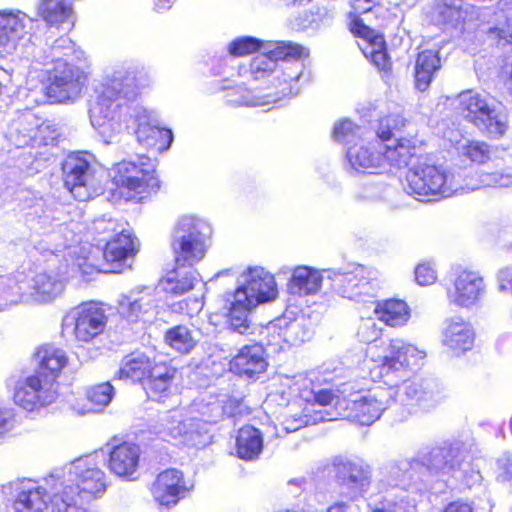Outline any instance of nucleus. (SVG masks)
Here are the masks:
<instances>
[{"instance_id":"1","label":"nucleus","mask_w":512,"mask_h":512,"mask_svg":"<svg viewBox=\"0 0 512 512\" xmlns=\"http://www.w3.org/2000/svg\"><path fill=\"white\" fill-rule=\"evenodd\" d=\"M425 356V352L416 346L396 338L389 341L383 356L378 360L371 356L369 361H365V366L370 370L372 380L382 379L389 385L386 389L393 391L391 401L425 410L440 401V394L430 384L423 387L420 382L407 378Z\"/></svg>"},{"instance_id":"2","label":"nucleus","mask_w":512,"mask_h":512,"mask_svg":"<svg viewBox=\"0 0 512 512\" xmlns=\"http://www.w3.org/2000/svg\"><path fill=\"white\" fill-rule=\"evenodd\" d=\"M136 69L119 64L105 72L95 87V97L89 107V118L106 144L113 143L128 125L121 118L122 100H134L140 84Z\"/></svg>"},{"instance_id":"3","label":"nucleus","mask_w":512,"mask_h":512,"mask_svg":"<svg viewBox=\"0 0 512 512\" xmlns=\"http://www.w3.org/2000/svg\"><path fill=\"white\" fill-rule=\"evenodd\" d=\"M308 56L303 46L290 41L267 42L264 52L252 59L248 69L240 68L239 75L254 80L264 79L276 72V88L281 97L297 95L303 78V65L298 59Z\"/></svg>"},{"instance_id":"4","label":"nucleus","mask_w":512,"mask_h":512,"mask_svg":"<svg viewBox=\"0 0 512 512\" xmlns=\"http://www.w3.org/2000/svg\"><path fill=\"white\" fill-rule=\"evenodd\" d=\"M64 477L62 488L53 492L51 512H87L85 505L106 491V475L92 456L70 463Z\"/></svg>"},{"instance_id":"5","label":"nucleus","mask_w":512,"mask_h":512,"mask_svg":"<svg viewBox=\"0 0 512 512\" xmlns=\"http://www.w3.org/2000/svg\"><path fill=\"white\" fill-rule=\"evenodd\" d=\"M350 30L361 39L358 46L364 56L382 71L391 69V61L386 52L385 40L376 30L386 25L389 11L378 0H351Z\"/></svg>"},{"instance_id":"6","label":"nucleus","mask_w":512,"mask_h":512,"mask_svg":"<svg viewBox=\"0 0 512 512\" xmlns=\"http://www.w3.org/2000/svg\"><path fill=\"white\" fill-rule=\"evenodd\" d=\"M405 191L424 200L428 197L448 198L458 193H467L477 187L463 184L455 171L428 163H418L406 175Z\"/></svg>"},{"instance_id":"7","label":"nucleus","mask_w":512,"mask_h":512,"mask_svg":"<svg viewBox=\"0 0 512 512\" xmlns=\"http://www.w3.org/2000/svg\"><path fill=\"white\" fill-rule=\"evenodd\" d=\"M457 102V109L464 119L489 138L500 139L507 133L508 112L492 96L467 90L458 95Z\"/></svg>"},{"instance_id":"8","label":"nucleus","mask_w":512,"mask_h":512,"mask_svg":"<svg viewBox=\"0 0 512 512\" xmlns=\"http://www.w3.org/2000/svg\"><path fill=\"white\" fill-rule=\"evenodd\" d=\"M210 225L194 215L182 216L173 232L172 249L178 266H193L201 261L208 250Z\"/></svg>"},{"instance_id":"9","label":"nucleus","mask_w":512,"mask_h":512,"mask_svg":"<svg viewBox=\"0 0 512 512\" xmlns=\"http://www.w3.org/2000/svg\"><path fill=\"white\" fill-rule=\"evenodd\" d=\"M154 160L146 155L137 161H121L111 168L113 183L128 200L151 191H156L160 182L156 175Z\"/></svg>"},{"instance_id":"10","label":"nucleus","mask_w":512,"mask_h":512,"mask_svg":"<svg viewBox=\"0 0 512 512\" xmlns=\"http://www.w3.org/2000/svg\"><path fill=\"white\" fill-rule=\"evenodd\" d=\"M63 288V282L48 273H39L31 280L20 275L0 282L1 297L9 303L48 302L60 295Z\"/></svg>"},{"instance_id":"11","label":"nucleus","mask_w":512,"mask_h":512,"mask_svg":"<svg viewBox=\"0 0 512 512\" xmlns=\"http://www.w3.org/2000/svg\"><path fill=\"white\" fill-rule=\"evenodd\" d=\"M402 126H404V120L400 116L390 115L380 121L377 136L381 140V159L384 173L406 167L416 154L414 139H392L395 131Z\"/></svg>"},{"instance_id":"12","label":"nucleus","mask_w":512,"mask_h":512,"mask_svg":"<svg viewBox=\"0 0 512 512\" xmlns=\"http://www.w3.org/2000/svg\"><path fill=\"white\" fill-rule=\"evenodd\" d=\"M6 387L11 392L14 403L27 411L50 405L58 395L55 383L36 374L10 376L6 380Z\"/></svg>"},{"instance_id":"13","label":"nucleus","mask_w":512,"mask_h":512,"mask_svg":"<svg viewBox=\"0 0 512 512\" xmlns=\"http://www.w3.org/2000/svg\"><path fill=\"white\" fill-rule=\"evenodd\" d=\"M392 395L393 391L385 388H378L366 394H350L348 398L337 402L343 408L337 415L361 425H370L389 407Z\"/></svg>"},{"instance_id":"14","label":"nucleus","mask_w":512,"mask_h":512,"mask_svg":"<svg viewBox=\"0 0 512 512\" xmlns=\"http://www.w3.org/2000/svg\"><path fill=\"white\" fill-rule=\"evenodd\" d=\"M325 273L339 294L354 301L373 298L379 288V272L374 268L357 265L347 272L326 270Z\"/></svg>"},{"instance_id":"15","label":"nucleus","mask_w":512,"mask_h":512,"mask_svg":"<svg viewBox=\"0 0 512 512\" xmlns=\"http://www.w3.org/2000/svg\"><path fill=\"white\" fill-rule=\"evenodd\" d=\"M487 292L483 275L476 270L457 267L450 275L446 297L450 305L471 309L477 306Z\"/></svg>"},{"instance_id":"16","label":"nucleus","mask_w":512,"mask_h":512,"mask_svg":"<svg viewBox=\"0 0 512 512\" xmlns=\"http://www.w3.org/2000/svg\"><path fill=\"white\" fill-rule=\"evenodd\" d=\"M107 320L106 311L101 304L84 303L65 317L63 332H72L75 341L79 343H89L104 332Z\"/></svg>"},{"instance_id":"17","label":"nucleus","mask_w":512,"mask_h":512,"mask_svg":"<svg viewBox=\"0 0 512 512\" xmlns=\"http://www.w3.org/2000/svg\"><path fill=\"white\" fill-rule=\"evenodd\" d=\"M62 172L64 185L75 199L87 201L100 194V182L87 155H68L62 164Z\"/></svg>"},{"instance_id":"18","label":"nucleus","mask_w":512,"mask_h":512,"mask_svg":"<svg viewBox=\"0 0 512 512\" xmlns=\"http://www.w3.org/2000/svg\"><path fill=\"white\" fill-rule=\"evenodd\" d=\"M49 84L45 87L46 95L53 102L66 103L80 97L87 82L85 72L72 64L46 68Z\"/></svg>"},{"instance_id":"19","label":"nucleus","mask_w":512,"mask_h":512,"mask_svg":"<svg viewBox=\"0 0 512 512\" xmlns=\"http://www.w3.org/2000/svg\"><path fill=\"white\" fill-rule=\"evenodd\" d=\"M238 303L257 307L260 304L271 302L278 296L277 283L274 275L263 267L249 268L242 274L239 287L233 293Z\"/></svg>"},{"instance_id":"20","label":"nucleus","mask_w":512,"mask_h":512,"mask_svg":"<svg viewBox=\"0 0 512 512\" xmlns=\"http://www.w3.org/2000/svg\"><path fill=\"white\" fill-rule=\"evenodd\" d=\"M33 19L19 10L0 11V56L15 52L21 41L29 40Z\"/></svg>"},{"instance_id":"21","label":"nucleus","mask_w":512,"mask_h":512,"mask_svg":"<svg viewBox=\"0 0 512 512\" xmlns=\"http://www.w3.org/2000/svg\"><path fill=\"white\" fill-rule=\"evenodd\" d=\"M193 485L184 478L182 471L170 468L159 473L151 486L154 500L162 507L172 508L185 498Z\"/></svg>"},{"instance_id":"22","label":"nucleus","mask_w":512,"mask_h":512,"mask_svg":"<svg viewBox=\"0 0 512 512\" xmlns=\"http://www.w3.org/2000/svg\"><path fill=\"white\" fill-rule=\"evenodd\" d=\"M130 117L137 123L135 134L142 146L147 149L155 148L157 151H164L170 147L173 141L172 131L160 128L151 112L143 107H135Z\"/></svg>"},{"instance_id":"23","label":"nucleus","mask_w":512,"mask_h":512,"mask_svg":"<svg viewBox=\"0 0 512 512\" xmlns=\"http://www.w3.org/2000/svg\"><path fill=\"white\" fill-rule=\"evenodd\" d=\"M381 140L376 137L368 142L361 141L349 146L346 158L350 167L358 173L383 174Z\"/></svg>"},{"instance_id":"24","label":"nucleus","mask_w":512,"mask_h":512,"mask_svg":"<svg viewBox=\"0 0 512 512\" xmlns=\"http://www.w3.org/2000/svg\"><path fill=\"white\" fill-rule=\"evenodd\" d=\"M200 423H190L183 408L169 411L161 418L159 435L167 442L176 444L194 443V436L200 434Z\"/></svg>"},{"instance_id":"25","label":"nucleus","mask_w":512,"mask_h":512,"mask_svg":"<svg viewBox=\"0 0 512 512\" xmlns=\"http://www.w3.org/2000/svg\"><path fill=\"white\" fill-rule=\"evenodd\" d=\"M156 308L157 300L150 288L133 290L118 300L120 315L130 322L151 320Z\"/></svg>"},{"instance_id":"26","label":"nucleus","mask_w":512,"mask_h":512,"mask_svg":"<svg viewBox=\"0 0 512 512\" xmlns=\"http://www.w3.org/2000/svg\"><path fill=\"white\" fill-rule=\"evenodd\" d=\"M136 253V241L129 231L121 229L110 240H107L103 252L104 269L109 273H120L130 267L128 261Z\"/></svg>"},{"instance_id":"27","label":"nucleus","mask_w":512,"mask_h":512,"mask_svg":"<svg viewBox=\"0 0 512 512\" xmlns=\"http://www.w3.org/2000/svg\"><path fill=\"white\" fill-rule=\"evenodd\" d=\"M475 331L472 325L461 317H451L443 322L441 343L452 353L459 355L473 348Z\"/></svg>"},{"instance_id":"28","label":"nucleus","mask_w":512,"mask_h":512,"mask_svg":"<svg viewBox=\"0 0 512 512\" xmlns=\"http://www.w3.org/2000/svg\"><path fill=\"white\" fill-rule=\"evenodd\" d=\"M336 474L351 498L363 495L371 483L369 466L347 459H336L334 462Z\"/></svg>"},{"instance_id":"29","label":"nucleus","mask_w":512,"mask_h":512,"mask_svg":"<svg viewBox=\"0 0 512 512\" xmlns=\"http://www.w3.org/2000/svg\"><path fill=\"white\" fill-rule=\"evenodd\" d=\"M140 460L138 445L124 442L109 450L108 468L118 477L132 479Z\"/></svg>"},{"instance_id":"30","label":"nucleus","mask_w":512,"mask_h":512,"mask_svg":"<svg viewBox=\"0 0 512 512\" xmlns=\"http://www.w3.org/2000/svg\"><path fill=\"white\" fill-rule=\"evenodd\" d=\"M75 52L74 42L67 36H61L45 49H38L33 55V65L29 71V77H33V71L37 70L36 65L46 68L59 65H69L68 58Z\"/></svg>"},{"instance_id":"31","label":"nucleus","mask_w":512,"mask_h":512,"mask_svg":"<svg viewBox=\"0 0 512 512\" xmlns=\"http://www.w3.org/2000/svg\"><path fill=\"white\" fill-rule=\"evenodd\" d=\"M50 498L44 487L36 482L27 481L21 484L13 502V512H45Z\"/></svg>"},{"instance_id":"32","label":"nucleus","mask_w":512,"mask_h":512,"mask_svg":"<svg viewBox=\"0 0 512 512\" xmlns=\"http://www.w3.org/2000/svg\"><path fill=\"white\" fill-rule=\"evenodd\" d=\"M266 367L263 347L258 344L242 347L230 362L233 372L247 377L264 372Z\"/></svg>"},{"instance_id":"33","label":"nucleus","mask_w":512,"mask_h":512,"mask_svg":"<svg viewBox=\"0 0 512 512\" xmlns=\"http://www.w3.org/2000/svg\"><path fill=\"white\" fill-rule=\"evenodd\" d=\"M325 277L326 275L315 268L297 266L293 269L287 284L288 292L297 296L314 295L320 291Z\"/></svg>"},{"instance_id":"34","label":"nucleus","mask_w":512,"mask_h":512,"mask_svg":"<svg viewBox=\"0 0 512 512\" xmlns=\"http://www.w3.org/2000/svg\"><path fill=\"white\" fill-rule=\"evenodd\" d=\"M183 410H185L190 423H200V433L206 431L208 424L216 423L223 417L219 398L214 396L195 399Z\"/></svg>"},{"instance_id":"35","label":"nucleus","mask_w":512,"mask_h":512,"mask_svg":"<svg viewBox=\"0 0 512 512\" xmlns=\"http://www.w3.org/2000/svg\"><path fill=\"white\" fill-rule=\"evenodd\" d=\"M476 10L462 0H450L438 4L435 9V18L438 24L459 27L476 17Z\"/></svg>"},{"instance_id":"36","label":"nucleus","mask_w":512,"mask_h":512,"mask_svg":"<svg viewBox=\"0 0 512 512\" xmlns=\"http://www.w3.org/2000/svg\"><path fill=\"white\" fill-rule=\"evenodd\" d=\"M278 328H283V337L287 346H295L308 341L313 334V323L304 314L291 317L285 313L278 318Z\"/></svg>"},{"instance_id":"37","label":"nucleus","mask_w":512,"mask_h":512,"mask_svg":"<svg viewBox=\"0 0 512 512\" xmlns=\"http://www.w3.org/2000/svg\"><path fill=\"white\" fill-rule=\"evenodd\" d=\"M75 0H41L38 5V14L43 21L54 27H61L66 23H73Z\"/></svg>"},{"instance_id":"38","label":"nucleus","mask_w":512,"mask_h":512,"mask_svg":"<svg viewBox=\"0 0 512 512\" xmlns=\"http://www.w3.org/2000/svg\"><path fill=\"white\" fill-rule=\"evenodd\" d=\"M39 370L38 374L43 379L50 380L55 383L56 377L67 364V356L65 352L54 346H44L36 353Z\"/></svg>"},{"instance_id":"39","label":"nucleus","mask_w":512,"mask_h":512,"mask_svg":"<svg viewBox=\"0 0 512 512\" xmlns=\"http://www.w3.org/2000/svg\"><path fill=\"white\" fill-rule=\"evenodd\" d=\"M175 374L176 370L166 364L154 365L146 384L148 396L158 401L168 396Z\"/></svg>"},{"instance_id":"40","label":"nucleus","mask_w":512,"mask_h":512,"mask_svg":"<svg viewBox=\"0 0 512 512\" xmlns=\"http://www.w3.org/2000/svg\"><path fill=\"white\" fill-rule=\"evenodd\" d=\"M445 137L456 148L459 155L468 158L472 162L481 164L490 159V146L485 142L464 138L456 131H451Z\"/></svg>"},{"instance_id":"41","label":"nucleus","mask_w":512,"mask_h":512,"mask_svg":"<svg viewBox=\"0 0 512 512\" xmlns=\"http://www.w3.org/2000/svg\"><path fill=\"white\" fill-rule=\"evenodd\" d=\"M376 317L391 327L404 326L410 319V309L406 302L399 299H389L377 303L374 307Z\"/></svg>"},{"instance_id":"42","label":"nucleus","mask_w":512,"mask_h":512,"mask_svg":"<svg viewBox=\"0 0 512 512\" xmlns=\"http://www.w3.org/2000/svg\"><path fill=\"white\" fill-rule=\"evenodd\" d=\"M238 298L231 294L227 299V325L230 330L241 335L251 334L253 330L250 312L255 308L246 303H238Z\"/></svg>"},{"instance_id":"43","label":"nucleus","mask_w":512,"mask_h":512,"mask_svg":"<svg viewBox=\"0 0 512 512\" xmlns=\"http://www.w3.org/2000/svg\"><path fill=\"white\" fill-rule=\"evenodd\" d=\"M440 58L438 52L424 50L418 54L415 65V86L419 91H426L434 74L440 69Z\"/></svg>"},{"instance_id":"44","label":"nucleus","mask_w":512,"mask_h":512,"mask_svg":"<svg viewBox=\"0 0 512 512\" xmlns=\"http://www.w3.org/2000/svg\"><path fill=\"white\" fill-rule=\"evenodd\" d=\"M199 334L198 330L181 324L168 329L165 332L164 341L171 349L181 354H188L197 346Z\"/></svg>"},{"instance_id":"45","label":"nucleus","mask_w":512,"mask_h":512,"mask_svg":"<svg viewBox=\"0 0 512 512\" xmlns=\"http://www.w3.org/2000/svg\"><path fill=\"white\" fill-rule=\"evenodd\" d=\"M263 448L261 432L253 426H244L236 437V451L240 458L253 460L259 456Z\"/></svg>"},{"instance_id":"46","label":"nucleus","mask_w":512,"mask_h":512,"mask_svg":"<svg viewBox=\"0 0 512 512\" xmlns=\"http://www.w3.org/2000/svg\"><path fill=\"white\" fill-rule=\"evenodd\" d=\"M197 276V272L191 267L185 271L177 268L160 281L159 287L172 295H182L193 289L198 280Z\"/></svg>"},{"instance_id":"47","label":"nucleus","mask_w":512,"mask_h":512,"mask_svg":"<svg viewBox=\"0 0 512 512\" xmlns=\"http://www.w3.org/2000/svg\"><path fill=\"white\" fill-rule=\"evenodd\" d=\"M152 368L151 361L146 355L133 353L122 360L118 376L120 379L133 382L142 381L149 375Z\"/></svg>"},{"instance_id":"48","label":"nucleus","mask_w":512,"mask_h":512,"mask_svg":"<svg viewBox=\"0 0 512 512\" xmlns=\"http://www.w3.org/2000/svg\"><path fill=\"white\" fill-rule=\"evenodd\" d=\"M457 461L455 448H435L429 454L428 468L436 473L453 474Z\"/></svg>"},{"instance_id":"49","label":"nucleus","mask_w":512,"mask_h":512,"mask_svg":"<svg viewBox=\"0 0 512 512\" xmlns=\"http://www.w3.org/2000/svg\"><path fill=\"white\" fill-rule=\"evenodd\" d=\"M114 388L109 382L92 386L87 391V399L90 403L89 407L79 409L78 412L85 414L87 412H98L106 407L112 400Z\"/></svg>"},{"instance_id":"50","label":"nucleus","mask_w":512,"mask_h":512,"mask_svg":"<svg viewBox=\"0 0 512 512\" xmlns=\"http://www.w3.org/2000/svg\"><path fill=\"white\" fill-rule=\"evenodd\" d=\"M333 137L336 141L349 147L364 140V130L352 121L345 119L334 125Z\"/></svg>"},{"instance_id":"51","label":"nucleus","mask_w":512,"mask_h":512,"mask_svg":"<svg viewBox=\"0 0 512 512\" xmlns=\"http://www.w3.org/2000/svg\"><path fill=\"white\" fill-rule=\"evenodd\" d=\"M267 43L260 41L254 37H239L234 39L228 45V52L232 56H245L251 53H254L261 49H266Z\"/></svg>"},{"instance_id":"52","label":"nucleus","mask_w":512,"mask_h":512,"mask_svg":"<svg viewBox=\"0 0 512 512\" xmlns=\"http://www.w3.org/2000/svg\"><path fill=\"white\" fill-rule=\"evenodd\" d=\"M314 400L321 406H330L333 411L327 412L326 417H322L323 420H336L341 418V416L337 415L339 411H343V408L338 405L337 402L346 398L345 396L334 393L331 390L321 389L317 392H312Z\"/></svg>"},{"instance_id":"53","label":"nucleus","mask_w":512,"mask_h":512,"mask_svg":"<svg viewBox=\"0 0 512 512\" xmlns=\"http://www.w3.org/2000/svg\"><path fill=\"white\" fill-rule=\"evenodd\" d=\"M452 476L464 482L468 487H473L482 481L479 470L475 469L473 464L465 460L457 461Z\"/></svg>"},{"instance_id":"54","label":"nucleus","mask_w":512,"mask_h":512,"mask_svg":"<svg viewBox=\"0 0 512 512\" xmlns=\"http://www.w3.org/2000/svg\"><path fill=\"white\" fill-rule=\"evenodd\" d=\"M236 93H239V97H236V98H231L229 99L228 101L235 105V106H266L268 104H270L271 102H277L280 97L278 98H273L272 100L269 99L270 96L269 95H265L263 97H260V96H254L252 95V93L250 91H247V90H243L242 87L240 86H237L236 88Z\"/></svg>"},{"instance_id":"55","label":"nucleus","mask_w":512,"mask_h":512,"mask_svg":"<svg viewBox=\"0 0 512 512\" xmlns=\"http://www.w3.org/2000/svg\"><path fill=\"white\" fill-rule=\"evenodd\" d=\"M73 267L81 274L85 280H90L98 272H105L104 262L99 265L96 258L90 253L88 256H78L73 263Z\"/></svg>"},{"instance_id":"56","label":"nucleus","mask_w":512,"mask_h":512,"mask_svg":"<svg viewBox=\"0 0 512 512\" xmlns=\"http://www.w3.org/2000/svg\"><path fill=\"white\" fill-rule=\"evenodd\" d=\"M278 318L271 321L262 331L265 334V344L272 352H279L287 345L283 337V328H278Z\"/></svg>"},{"instance_id":"57","label":"nucleus","mask_w":512,"mask_h":512,"mask_svg":"<svg viewBox=\"0 0 512 512\" xmlns=\"http://www.w3.org/2000/svg\"><path fill=\"white\" fill-rule=\"evenodd\" d=\"M409 464L401 462L400 464H392L385 467L381 471V481H386L390 486H405L406 470Z\"/></svg>"},{"instance_id":"58","label":"nucleus","mask_w":512,"mask_h":512,"mask_svg":"<svg viewBox=\"0 0 512 512\" xmlns=\"http://www.w3.org/2000/svg\"><path fill=\"white\" fill-rule=\"evenodd\" d=\"M92 229L100 236V242H107V240H110L119 233L122 228L114 219L103 216L93 222Z\"/></svg>"},{"instance_id":"59","label":"nucleus","mask_w":512,"mask_h":512,"mask_svg":"<svg viewBox=\"0 0 512 512\" xmlns=\"http://www.w3.org/2000/svg\"><path fill=\"white\" fill-rule=\"evenodd\" d=\"M382 330L373 318L362 319L357 329L358 339L366 344L376 342L381 336Z\"/></svg>"},{"instance_id":"60","label":"nucleus","mask_w":512,"mask_h":512,"mask_svg":"<svg viewBox=\"0 0 512 512\" xmlns=\"http://www.w3.org/2000/svg\"><path fill=\"white\" fill-rule=\"evenodd\" d=\"M512 185V175L504 172L484 173L480 176V184L474 185L478 189L484 187H509Z\"/></svg>"},{"instance_id":"61","label":"nucleus","mask_w":512,"mask_h":512,"mask_svg":"<svg viewBox=\"0 0 512 512\" xmlns=\"http://www.w3.org/2000/svg\"><path fill=\"white\" fill-rule=\"evenodd\" d=\"M415 279L421 286L431 285L437 280V272L430 264H419L415 268Z\"/></svg>"},{"instance_id":"62","label":"nucleus","mask_w":512,"mask_h":512,"mask_svg":"<svg viewBox=\"0 0 512 512\" xmlns=\"http://www.w3.org/2000/svg\"><path fill=\"white\" fill-rule=\"evenodd\" d=\"M219 401L221 404V409L223 410V416L226 415L228 417H237L242 414L243 403L241 399L236 397L222 396Z\"/></svg>"},{"instance_id":"63","label":"nucleus","mask_w":512,"mask_h":512,"mask_svg":"<svg viewBox=\"0 0 512 512\" xmlns=\"http://www.w3.org/2000/svg\"><path fill=\"white\" fill-rule=\"evenodd\" d=\"M490 32L495 34L499 40L512 44V14L508 15L505 22L500 23L491 29Z\"/></svg>"},{"instance_id":"64","label":"nucleus","mask_w":512,"mask_h":512,"mask_svg":"<svg viewBox=\"0 0 512 512\" xmlns=\"http://www.w3.org/2000/svg\"><path fill=\"white\" fill-rule=\"evenodd\" d=\"M412 506L403 498L399 502H390L386 507L378 508L372 512H410Z\"/></svg>"}]
</instances>
